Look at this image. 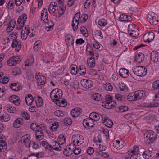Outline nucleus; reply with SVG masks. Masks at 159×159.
<instances>
[{"label": "nucleus", "instance_id": "obj_38", "mask_svg": "<svg viewBox=\"0 0 159 159\" xmlns=\"http://www.w3.org/2000/svg\"><path fill=\"white\" fill-rule=\"evenodd\" d=\"M10 118V117L8 114H3L1 116L0 120L2 122H6L9 120Z\"/></svg>", "mask_w": 159, "mask_h": 159}, {"label": "nucleus", "instance_id": "obj_8", "mask_svg": "<svg viewBox=\"0 0 159 159\" xmlns=\"http://www.w3.org/2000/svg\"><path fill=\"white\" fill-rule=\"evenodd\" d=\"M102 122L107 127L111 128L113 125V122L105 114H103L101 116Z\"/></svg>", "mask_w": 159, "mask_h": 159}, {"label": "nucleus", "instance_id": "obj_14", "mask_svg": "<svg viewBox=\"0 0 159 159\" xmlns=\"http://www.w3.org/2000/svg\"><path fill=\"white\" fill-rule=\"evenodd\" d=\"M9 100L11 103L16 106L20 105L21 103L20 97L15 95L11 96L9 98Z\"/></svg>", "mask_w": 159, "mask_h": 159}, {"label": "nucleus", "instance_id": "obj_39", "mask_svg": "<svg viewBox=\"0 0 159 159\" xmlns=\"http://www.w3.org/2000/svg\"><path fill=\"white\" fill-rule=\"evenodd\" d=\"M57 11H58L59 14L60 16L63 15L66 10V6L64 7L63 6H59V7L57 8Z\"/></svg>", "mask_w": 159, "mask_h": 159}, {"label": "nucleus", "instance_id": "obj_60", "mask_svg": "<svg viewBox=\"0 0 159 159\" xmlns=\"http://www.w3.org/2000/svg\"><path fill=\"white\" fill-rule=\"evenodd\" d=\"M14 0H10L8 2L7 7L8 8L9 10L12 9L14 7Z\"/></svg>", "mask_w": 159, "mask_h": 159}, {"label": "nucleus", "instance_id": "obj_10", "mask_svg": "<svg viewBox=\"0 0 159 159\" xmlns=\"http://www.w3.org/2000/svg\"><path fill=\"white\" fill-rule=\"evenodd\" d=\"M154 37V34L153 32H148L144 35L143 39L145 42H150L153 41Z\"/></svg>", "mask_w": 159, "mask_h": 159}, {"label": "nucleus", "instance_id": "obj_36", "mask_svg": "<svg viewBox=\"0 0 159 159\" xmlns=\"http://www.w3.org/2000/svg\"><path fill=\"white\" fill-rule=\"evenodd\" d=\"M87 62L89 66L91 67H93L95 65V60L92 57H89L87 60Z\"/></svg>", "mask_w": 159, "mask_h": 159}, {"label": "nucleus", "instance_id": "obj_48", "mask_svg": "<svg viewBox=\"0 0 159 159\" xmlns=\"http://www.w3.org/2000/svg\"><path fill=\"white\" fill-rule=\"evenodd\" d=\"M63 153L64 155L67 157L70 156L72 154V152L69 150L66 147L64 149Z\"/></svg>", "mask_w": 159, "mask_h": 159}, {"label": "nucleus", "instance_id": "obj_5", "mask_svg": "<svg viewBox=\"0 0 159 159\" xmlns=\"http://www.w3.org/2000/svg\"><path fill=\"white\" fill-rule=\"evenodd\" d=\"M71 141L72 143H74L76 145L79 146L84 143V140L82 136L76 134L72 136Z\"/></svg>", "mask_w": 159, "mask_h": 159}, {"label": "nucleus", "instance_id": "obj_3", "mask_svg": "<svg viewBox=\"0 0 159 159\" xmlns=\"http://www.w3.org/2000/svg\"><path fill=\"white\" fill-rule=\"evenodd\" d=\"M63 95L62 91L59 89H55L52 90L50 93V98L52 99L55 100L56 102L59 99H61Z\"/></svg>", "mask_w": 159, "mask_h": 159}, {"label": "nucleus", "instance_id": "obj_13", "mask_svg": "<svg viewBox=\"0 0 159 159\" xmlns=\"http://www.w3.org/2000/svg\"><path fill=\"white\" fill-rule=\"evenodd\" d=\"M30 135H24L22 136L19 140L22 143H23L26 147H30L31 142L30 141Z\"/></svg>", "mask_w": 159, "mask_h": 159}, {"label": "nucleus", "instance_id": "obj_64", "mask_svg": "<svg viewBox=\"0 0 159 159\" xmlns=\"http://www.w3.org/2000/svg\"><path fill=\"white\" fill-rule=\"evenodd\" d=\"M57 8L54 7L52 5H50L48 8V11L51 14L53 13L57 10Z\"/></svg>", "mask_w": 159, "mask_h": 159}, {"label": "nucleus", "instance_id": "obj_62", "mask_svg": "<svg viewBox=\"0 0 159 159\" xmlns=\"http://www.w3.org/2000/svg\"><path fill=\"white\" fill-rule=\"evenodd\" d=\"M30 127L31 129L34 131L35 132L39 129L38 128V125L36 123H32L30 125Z\"/></svg>", "mask_w": 159, "mask_h": 159}, {"label": "nucleus", "instance_id": "obj_19", "mask_svg": "<svg viewBox=\"0 0 159 159\" xmlns=\"http://www.w3.org/2000/svg\"><path fill=\"white\" fill-rule=\"evenodd\" d=\"M21 43L20 42V41H18L17 39L15 37V38L13 40V42L11 44L12 47L17 48L15 49V50L16 52H18L21 48Z\"/></svg>", "mask_w": 159, "mask_h": 159}, {"label": "nucleus", "instance_id": "obj_37", "mask_svg": "<svg viewBox=\"0 0 159 159\" xmlns=\"http://www.w3.org/2000/svg\"><path fill=\"white\" fill-rule=\"evenodd\" d=\"M57 141L60 145L63 144L66 141L65 138L63 135L60 134L59 135L57 138Z\"/></svg>", "mask_w": 159, "mask_h": 159}, {"label": "nucleus", "instance_id": "obj_44", "mask_svg": "<svg viewBox=\"0 0 159 159\" xmlns=\"http://www.w3.org/2000/svg\"><path fill=\"white\" fill-rule=\"evenodd\" d=\"M92 98L94 100L99 101L101 99V95L99 93H95L92 95Z\"/></svg>", "mask_w": 159, "mask_h": 159}, {"label": "nucleus", "instance_id": "obj_35", "mask_svg": "<svg viewBox=\"0 0 159 159\" xmlns=\"http://www.w3.org/2000/svg\"><path fill=\"white\" fill-rule=\"evenodd\" d=\"M127 99L128 100L131 101L137 100L134 92L130 93L127 97Z\"/></svg>", "mask_w": 159, "mask_h": 159}, {"label": "nucleus", "instance_id": "obj_47", "mask_svg": "<svg viewBox=\"0 0 159 159\" xmlns=\"http://www.w3.org/2000/svg\"><path fill=\"white\" fill-rule=\"evenodd\" d=\"M115 98L116 100L121 102H123L125 100L124 97L120 94H116Z\"/></svg>", "mask_w": 159, "mask_h": 159}, {"label": "nucleus", "instance_id": "obj_42", "mask_svg": "<svg viewBox=\"0 0 159 159\" xmlns=\"http://www.w3.org/2000/svg\"><path fill=\"white\" fill-rule=\"evenodd\" d=\"M6 109L8 112L12 113H15L16 111V109L11 106L8 105L6 107Z\"/></svg>", "mask_w": 159, "mask_h": 159}, {"label": "nucleus", "instance_id": "obj_49", "mask_svg": "<svg viewBox=\"0 0 159 159\" xmlns=\"http://www.w3.org/2000/svg\"><path fill=\"white\" fill-rule=\"evenodd\" d=\"M36 103L37 107H39L42 106L43 102L41 97H38V99L36 101Z\"/></svg>", "mask_w": 159, "mask_h": 159}, {"label": "nucleus", "instance_id": "obj_50", "mask_svg": "<svg viewBox=\"0 0 159 159\" xmlns=\"http://www.w3.org/2000/svg\"><path fill=\"white\" fill-rule=\"evenodd\" d=\"M48 18V16H45V15H44L43 16H41V20H43L45 23H46L48 25H49L50 23H52V21H49Z\"/></svg>", "mask_w": 159, "mask_h": 159}, {"label": "nucleus", "instance_id": "obj_15", "mask_svg": "<svg viewBox=\"0 0 159 159\" xmlns=\"http://www.w3.org/2000/svg\"><path fill=\"white\" fill-rule=\"evenodd\" d=\"M94 121L89 118L86 119L83 121V124L84 126L86 128L89 129L90 127H92L94 125Z\"/></svg>", "mask_w": 159, "mask_h": 159}, {"label": "nucleus", "instance_id": "obj_45", "mask_svg": "<svg viewBox=\"0 0 159 159\" xmlns=\"http://www.w3.org/2000/svg\"><path fill=\"white\" fill-rule=\"evenodd\" d=\"M42 146L44 147L46 149H48V150H51L50 149V143L49 144L48 143L45 141H43L41 143Z\"/></svg>", "mask_w": 159, "mask_h": 159}, {"label": "nucleus", "instance_id": "obj_2", "mask_svg": "<svg viewBox=\"0 0 159 159\" xmlns=\"http://www.w3.org/2000/svg\"><path fill=\"white\" fill-rule=\"evenodd\" d=\"M132 70L134 74L140 77L145 76L147 73V69L143 66H134Z\"/></svg>", "mask_w": 159, "mask_h": 159}, {"label": "nucleus", "instance_id": "obj_28", "mask_svg": "<svg viewBox=\"0 0 159 159\" xmlns=\"http://www.w3.org/2000/svg\"><path fill=\"white\" fill-rule=\"evenodd\" d=\"M7 148L6 143L3 140H0V152L5 151Z\"/></svg>", "mask_w": 159, "mask_h": 159}, {"label": "nucleus", "instance_id": "obj_58", "mask_svg": "<svg viewBox=\"0 0 159 159\" xmlns=\"http://www.w3.org/2000/svg\"><path fill=\"white\" fill-rule=\"evenodd\" d=\"M107 24V21L105 19H101L98 22V25L101 26H104Z\"/></svg>", "mask_w": 159, "mask_h": 159}, {"label": "nucleus", "instance_id": "obj_9", "mask_svg": "<svg viewBox=\"0 0 159 159\" xmlns=\"http://www.w3.org/2000/svg\"><path fill=\"white\" fill-rule=\"evenodd\" d=\"M20 61L19 56H13L10 58L7 61V65L10 66H13L19 63Z\"/></svg>", "mask_w": 159, "mask_h": 159}, {"label": "nucleus", "instance_id": "obj_7", "mask_svg": "<svg viewBox=\"0 0 159 159\" xmlns=\"http://www.w3.org/2000/svg\"><path fill=\"white\" fill-rule=\"evenodd\" d=\"M80 12L76 13L74 16L72 20V27L73 30L75 31L77 29L79 24V21L80 20Z\"/></svg>", "mask_w": 159, "mask_h": 159}, {"label": "nucleus", "instance_id": "obj_56", "mask_svg": "<svg viewBox=\"0 0 159 159\" xmlns=\"http://www.w3.org/2000/svg\"><path fill=\"white\" fill-rule=\"evenodd\" d=\"M64 124L67 126H69L71 124L72 121L71 118H66L64 120Z\"/></svg>", "mask_w": 159, "mask_h": 159}, {"label": "nucleus", "instance_id": "obj_1", "mask_svg": "<svg viewBox=\"0 0 159 159\" xmlns=\"http://www.w3.org/2000/svg\"><path fill=\"white\" fill-rule=\"evenodd\" d=\"M157 134L152 130L146 132L144 134V139L147 143H152L157 138Z\"/></svg>", "mask_w": 159, "mask_h": 159}, {"label": "nucleus", "instance_id": "obj_12", "mask_svg": "<svg viewBox=\"0 0 159 159\" xmlns=\"http://www.w3.org/2000/svg\"><path fill=\"white\" fill-rule=\"evenodd\" d=\"M81 84L83 87L86 89L90 88L93 84L91 80L86 79L81 80Z\"/></svg>", "mask_w": 159, "mask_h": 159}, {"label": "nucleus", "instance_id": "obj_40", "mask_svg": "<svg viewBox=\"0 0 159 159\" xmlns=\"http://www.w3.org/2000/svg\"><path fill=\"white\" fill-rule=\"evenodd\" d=\"M80 30L83 35L85 37H88V30L84 26H81L80 28Z\"/></svg>", "mask_w": 159, "mask_h": 159}, {"label": "nucleus", "instance_id": "obj_16", "mask_svg": "<svg viewBox=\"0 0 159 159\" xmlns=\"http://www.w3.org/2000/svg\"><path fill=\"white\" fill-rule=\"evenodd\" d=\"M116 105L115 102H110L105 101L102 103V106L104 108L111 109L115 107Z\"/></svg>", "mask_w": 159, "mask_h": 159}, {"label": "nucleus", "instance_id": "obj_11", "mask_svg": "<svg viewBox=\"0 0 159 159\" xmlns=\"http://www.w3.org/2000/svg\"><path fill=\"white\" fill-rule=\"evenodd\" d=\"M50 149L52 148L57 151H59L61 150V147L60 145L57 141L54 140H52L51 141L50 143Z\"/></svg>", "mask_w": 159, "mask_h": 159}, {"label": "nucleus", "instance_id": "obj_29", "mask_svg": "<svg viewBox=\"0 0 159 159\" xmlns=\"http://www.w3.org/2000/svg\"><path fill=\"white\" fill-rule=\"evenodd\" d=\"M113 146L118 150L121 149L124 145L122 143H120L119 140L115 141L113 143Z\"/></svg>", "mask_w": 159, "mask_h": 159}, {"label": "nucleus", "instance_id": "obj_43", "mask_svg": "<svg viewBox=\"0 0 159 159\" xmlns=\"http://www.w3.org/2000/svg\"><path fill=\"white\" fill-rule=\"evenodd\" d=\"M79 68V69L78 68V72L81 75H84L86 71L85 67L83 65H81Z\"/></svg>", "mask_w": 159, "mask_h": 159}, {"label": "nucleus", "instance_id": "obj_53", "mask_svg": "<svg viewBox=\"0 0 159 159\" xmlns=\"http://www.w3.org/2000/svg\"><path fill=\"white\" fill-rule=\"evenodd\" d=\"M132 26V25H129L128 28V33L130 35H132L133 36H135L136 35V34H134V33L135 32V31L134 30H132L131 28V27Z\"/></svg>", "mask_w": 159, "mask_h": 159}, {"label": "nucleus", "instance_id": "obj_57", "mask_svg": "<svg viewBox=\"0 0 159 159\" xmlns=\"http://www.w3.org/2000/svg\"><path fill=\"white\" fill-rule=\"evenodd\" d=\"M152 87L154 89H159V80H157L153 82L152 84Z\"/></svg>", "mask_w": 159, "mask_h": 159}, {"label": "nucleus", "instance_id": "obj_18", "mask_svg": "<svg viewBox=\"0 0 159 159\" xmlns=\"http://www.w3.org/2000/svg\"><path fill=\"white\" fill-rule=\"evenodd\" d=\"M9 86L11 90L16 92L20 91L22 88L21 84L19 83L10 84Z\"/></svg>", "mask_w": 159, "mask_h": 159}, {"label": "nucleus", "instance_id": "obj_61", "mask_svg": "<svg viewBox=\"0 0 159 159\" xmlns=\"http://www.w3.org/2000/svg\"><path fill=\"white\" fill-rule=\"evenodd\" d=\"M58 126V123L55 122L52 124V126L51 127L50 129L52 130L53 131H55L57 130Z\"/></svg>", "mask_w": 159, "mask_h": 159}, {"label": "nucleus", "instance_id": "obj_33", "mask_svg": "<svg viewBox=\"0 0 159 159\" xmlns=\"http://www.w3.org/2000/svg\"><path fill=\"white\" fill-rule=\"evenodd\" d=\"M143 156L145 159H148L152 156V152L150 150L146 151L144 152L143 154Z\"/></svg>", "mask_w": 159, "mask_h": 159}, {"label": "nucleus", "instance_id": "obj_30", "mask_svg": "<svg viewBox=\"0 0 159 159\" xmlns=\"http://www.w3.org/2000/svg\"><path fill=\"white\" fill-rule=\"evenodd\" d=\"M89 118L93 121H97L99 119L100 116L98 113L93 112L90 114Z\"/></svg>", "mask_w": 159, "mask_h": 159}, {"label": "nucleus", "instance_id": "obj_25", "mask_svg": "<svg viewBox=\"0 0 159 159\" xmlns=\"http://www.w3.org/2000/svg\"><path fill=\"white\" fill-rule=\"evenodd\" d=\"M23 124V120L20 118H17L14 122L13 127L15 128H19Z\"/></svg>", "mask_w": 159, "mask_h": 159}, {"label": "nucleus", "instance_id": "obj_27", "mask_svg": "<svg viewBox=\"0 0 159 159\" xmlns=\"http://www.w3.org/2000/svg\"><path fill=\"white\" fill-rule=\"evenodd\" d=\"M27 16L25 14H23L20 16L18 19V23H23V25H24L27 19Z\"/></svg>", "mask_w": 159, "mask_h": 159}, {"label": "nucleus", "instance_id": "obj_21", "mask_svg": "<svg viewBox=\"0 0 159 159\" xmlns=\"http://www.w3.org/2000/svg\"><path fill=\"white\" fill-rule=\"evenodd\" d=\"M82 111L80 108H76L73 109L71 111V114L72 116L74 117H78L82 112Z\"/></svg>", "mask_w": 159, "mask_h": 159}, {"label": "nucleus", "instance_id": "obj_55", "mask_svg": "<svg viewBox=\"0 0 159 159\" xmlns=\"http://www.w3.org/2000/svg\"><path fill=\"white\" fill-rule=\"evenodd\" d=\"M128 107L127 106H122L119 107L118 111L120 112H124L128 110Z\"/></svg>", "mask_w": 159, "mask_h": 159}, {"label": "nucleus", "instance_id": "obj_32", "mask_svg": "<svg viewBox=\"0 0 159 159\" xmlns=\"http://www.w3.org/2000/svg\"><path fill=\"white\" fill-rule=\"evenodd\" d=\"M25 100L28 105H32L34 101L33 97L31 94H29L26 97Z\"/></svg>", "mask_w": 159, "mask_h": 159}, {"label": "nucleus", "instance_id": "obj_22", "mask_svg": "<svg viewBox=\"0 0 159 159\" xmlns=\"http://www.w3.org/2000/svg\"><path fill=\"white\" fill-rule=\"evenodd\" d=\"M151 58L152 61L157 63L159 61V53L157 51H153L151 54Z\"/></svg>", "mask_w": 159, "mask_h": 159}, {"label": "nucleus", "instance_id": "obj_23", "mask_svg": "<svg viewBox=\"0 0 159 159\" xmlns=\"http://www.w3.org/2000/svg\"><path fill=\"white\" fill-rule=\"evenodd\" d=\"M120 75L123 78H126L129 75V72L125 68H122L120 69L119 70Z\"/></svg>", "mask_w": 159, "mask_h": 159}, {"label": "nucleus", "instance_id": "obj_52", "mask_svg": "<svg viewBox=\"0 0 159 159\" xmlns=\"http://www.w3.org/2000/svg\"><path fill=\"white\" fill-rule=\"evenodd\" d=\"M30 60V62L28 61H26L25 65V66H30L32 65L33 63L34 62V59L33 56L31 57Z\"/></svg>", "mask_w": 159, "mask_h": 159}, {"label": "nucleus", "instance_id": "obj_63", "mask_svg": "<svg viewBox=\"0 0 159 159\" xmlns=\"http://www.w3.org/2000/svg\"><path fill=\"white\" fill-rule=\"evenodd\" d=\"M41 43V42L40 41L38 40L34 44V46L33 47V49L35 50H37L38 49L39 46H40V45Z\"/></svg>", "mask_w": 159, "mask_h": 159}, {"label": "nucleus", "instance_id": "obj_46", "mask_svg": "<svg viewBox=\"0 0 159 159\" xmlns=\"http://www.w3.org/2000/svg\"><path fill=\"white\" fill-rule=\"evenodd\" d=\"M88 15L86 14H82L80 17V22L81 23H84L88 19Z\"/></svg>", "mask_w": 159, "mask_h": 159}, {"label": "nucleus", "instance_id": "obj_59", "mask_svg": "<svg viewBox=\"0 0 159 159\" xmlns=\"http://www.w3.org/2000/svg\"><path fill=\"white\" fill-rule=\"evenodd\" d=\"M9 78L5 76L0 79V82L3 84H6L9 81Z\"/></svg>", "mask_w": 159, "mask_h": 159}, {"label": "nucleus", "instance_id": "obj_4", "mask_svg": "<svg viewBox=\"0 0 159 159\" xmlns=\"http://www.w3.org/2000/svg\"><path fill=\"white\" fill-rule=\"evenodd\" d=\"M38 86L44 85L46 83V78L40 72L37 73L35 75Z\"/></svg>", "mask_w": 159, "mask_h": 159}, {"label": "nucleus", "instance_id": "obj_31", "mask_svg": "<svg viewBox=\"0 0 159 159\" xmlns=\"http://www.w3.org/2000/svg\"><path fill=\"white\" fill-rule=\"evenodd\" d=\"M67 102L65 99H63L61 98V99H59L56 102V104L58 106L61 107H64L67 105Z\"/></svg>", "mask_w": 159, "mask_h": 159}, {"label": "nucleus", "instance_id": "obj_51", "mask_svg": "<svg viewBox=\"0 0 159 159\" xmlns=\"http://www.w3.org/2000/svg\"><path fill=\"white\" fill-rule=\"evenodd\" d=\"M21 71L20 69L18 67L14 68L13 71V75H19L21 73Z\"/></svg>", "mask_w": 159, "mask_h": 159}, {"label": "nucleus", "instance_id": "obj_17", "mask_svg": "<svg viewBox=\"0 0 159 159\" xmlns=\"http://www.w3.org/2000/svg\"><path fill=\"white\" fill-rule=\"evenodd\" d=\"M30 31V29L29 28L28 26H26L21 32V36L22 39L24 40L26 39Z\"/></svg>", "mask_w": 159, "mask_h": 159}, {"label": "nucleus", "instance_id": "obj_26", "mask_svg": "<svg viewBox=\"0 0 159 159\" xmlns=\"http://www.w3.org/2000/svg\"><path fill=\"white\" fill-rule=\"evenodd\" d=\"M35 136L36 139L38 140H40L43 139L44 137V132L43 131L38 129L35 132Z\"/></svg>", "mask_w": 159, "mask_h": 159}, {"label": "nucleus", "instance_id": "obj_20", "mask_svg": "<svg viewBox=\"0 0 159 159\" xmlns=\"http://www.w3.org/2000/svg\"><path fill=\"white\" fill-rule=\"evenodd\" d=\"M135 97L137 98V100H139L144 97L146 94V92L144 90H138L134 92Z\"/></svg>", "mask_w": 159, "mask_h": 159}, {"label": "nucleus", "instance_id": "obj_41", "mask_svg": "<svg viewBox=\"0 0 159 159\" xmlns=\"http://www.w3.org/2000/svg\"><path fill=\"white\" fill-rule=\"evenodd\" d=\"M119 86L120 89L121 91L126 92L128 90V88L126 86L125 84L123 83H120Z\"/></svg>", "mask_w": 159, "mask_h": 159}, {"label": "nucleus", "instance_id": "obj_34", "mask_svg": "<svg viewBox=\"0 0 159 159\" xmlns=\"http://www.w3.org/2000/svg\"><path fill=\"white\" fill-rule=\"evenodd\" d=\"M70 73L73 75H75L78 71V68L75 65H71L70 67Z\"/></svg>", "mask_w": 159, "mask_h": 159}, {"label": "nucleus", "instance_id": "obj_24", "mask_svg": "<svg viewBox=\"0 0 159 159\" xmlns=\"http://www.w3.org/2000/svg\"><path fill=\"white\" fill-rule=\"evenodd\" d=\"M144 59V54L142 53L139 52L135 56L134 61L140 63L143 61Z\"/></svg>", "mask_w": 159, "mask_h": 159}, {"label": "nucleus", "instance_id": "obj_54", "mask_svg": "<svg viewBox=\"0 0 159 159\" xmlns=\"http://www.w3.org/2000/svg\"><path fill=\"white\" fill-rule=\"evenodd\" d=\"M104 87L107 90L111 91L113 89V87L111 85V84L107 83L104 86Z\"/></svg>", "mask_w": 159, "mask_h": 159}, {"label": "nucleus", "instance_id": "obj_6", "mask_svg": "<svg viewBox=\"0 0 159 159\" xmlns=\"http://www.w3.org/2000/svg\"><path fill=\"white\" fill-rule=\"evenodd\" d=\"M147 19L150 24L152 25H156L158 21L157 15L153 12L149 13L147 16Z\"/></svg>", "mask_w": 159, "mask_h": 159}]
</instances>
